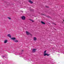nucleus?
Segmentation results:
<instances>
[{"label": "nucleus", "mask_w": 64, "mask_h": 64, "mask_svg": "<svg viewBox=\"0 0 64 64\" xmlns=\"http://www.w3.org/2000/svg\"><path fill=\"white\" fill-rule=\"evenodd\" d=\"M29 20H30V21H32V22H34V20H32L30 19Z\"/></svg>", "instance_id": "12"}, {"label": "nucleus", "mask_w": 64, "mask_h": 64, "mask_svg": "<svg viewBox=\"0 0 64 64\" xmlns=\"http://www.w3.org/2000/svg\"><path fill=\"white\" fill-rule=\"evenodd\" d=\"M26 34L27 35H30L31 36H32V34H31L28 31L26 32Z\"/></svg>", "instance_id": "2"}, {"label": "nucleus", "mask_w": 64, "mask_h": 64, "mask_svg": "<svg viewBox=\"0 0 64 64\" xmlns=\"http://www.w3.org/2000/svg\"><path fill=\"white\" fill-rule=\"evenodd\" d=\"M14 41L15 42H18V40H14Z\"/></svg>", "instance_id": "7"}, {"label": "nucleus", "mask_w": 64, "mask_h": 64, "mask_svg": "<svg viewBox=\"0 0 64 64\" xmlns=\"http://www.w3.org/2000/svg\"><path fill=\"white\" fill-rule=\"evenodd\" d=\"M41 23H42V24H45V22H43L42 21H41Z\"/></svg>", "instance_id": "9"}, {"label": "nucleus", "mask_w": 64, "mask_h": 64, "mask_svg": "<svg viewBox=\"0 0 64 64\" xmlns=\"http://www.w3.org/2000/svg\"><path fill=\"white\" fill-rule=\"evenodd\" d=\"M63 21H64V20Z\"/></svg>", "instance_id": "19"}, {"label": "nucleus", "mask_w": 64, "mask_h": 64, "mask_svg": "<svg viewBox=\"0 0 64 64\" xmlns=\"http://www.w3.org/2000/svg\"><path fill=\"white\" fill-rule=\"evenodd\" d=\"M44 56H49V55H50V54H44Z\"/></svg>", "instance_id": "3"}, {"label": "nucleus", "mask_w": 64, "mask_h": 64, "mask_svg": "<svg viewBox=\"0 0 64 64\" xmlns=\"http://www.w3.org/2000/svg\"><path fill=\"white\" fill-rule=\"evenodd\" d=\"M37 40V38L36 37L34 38V41H36Z\"/></svg>", "instance_id": "6"}, {"label": "nucleus", "mask_w": 64, "mask_h": 64, "mask_svg": "<svg viewBox=\"0 0 64 64\" xmlns=\"http://www.w3.org/2000/svg\"><path fill=\"white\" fill-rule=\"evenodd\" d=\"M7 36H8V37H10V38H11V36L10 35V34H8L7 35Z\"/></svg>", "instance_id": "8"}, {"label": "nucleus", "mask_w": 64, "mask_h": 64, "mask_svg": "<svg viewBox=\"0 0 64 64\" xmlns=\"http://www.w3.org/2000/svg\"><path fill=\"white\" fill-rule=\"evenodd\" d=\"M6 42H7V40H5L4 42V43H6Z\"/></svg>", "instance_id": "10"}, {"label": "nucleus", "mask_w": 64, "mask_h": 64, "mask_svg": "<svg viewBox=\"0 0 64 64\" xmlns=\"http://www.w3.org/2000/svg\"><path fill=\"white\" fill-rule=\"evenodd\" d=\"M53 24H54V25H56V24H54V23H53Z\"/></svg>", "instance_id": "15"}, {"label": "nucleus", "mask_w": 64, "mask_h": 64, "mask_svg": "<svg viewBox=\"0 0 64 64\" xmlns=\"http://www.w3.org/2000/svg\"><path fill=\"white\" fill-rule=\"evenodd\" d=\"M15 39H16L15 38H11V39H12V40H15Z\"/></svg>", "instance_id": "11"}, {"label": "nucleus", "mask_w": 64, "mask_h": 64, "mask_svg": "<svg viewBox=\"0 0 64 64\" xmlns=\"http://www.w3.org/2000/svg\"><path fill=\"white\" fill-rule=\"evenodd\" d=\"M28 2H29V3H31V4H32V3H33V2L31 0H28Z\"/></svg>", "instance_id": "5"}, {"label": "nucleus", "mask_w": 64, "mask_h": 64, "mask_svg": "<svg viewBox=\"0 0 64 64\" xmlns=\"http://www.w3.org/2000/svg\"><path fill=\"white\" fill-rule=\"evenodd\" d=\"M8 19H10V20H11V18H9V17H8Z\"/></svg>", "instance_id": "14"}, {"label": "nucleus", "mask_w": 64, "mask_h": 64, "mask_svg": "<svg viewBox=\"0 0 64 64\" xmlns=\"http://www.w3.org/2000/svg\"><path fill=\"white\" fill-rule=\"evenodd\" d=\"M42 15H43V14H42Z\"/></svg>", "instance_id": "17"}, {"label": "nucleus", "mask_w": 64, "mask_h": 64, "mask_svg": "<svg viewBox=\"0 0 64 64\" xmlns=\"http://www.w3.org/2000/svg\"><path fill=\"white\" fill-rule=\"evenodd\" d=\"M21 18L22 19V20H25V19H26V18L25 16H23L21 17Z\"/></svg>", "instance_id": "1"}, {"label": "nucleus", "mask_w": 64, "mask_h": 64, "mask_svg": "<svg viewBox=\"0 0 64 64\" xmlns=\"http://www.w3.org/2000/svg\"><path fill=\"white\" fill-rule=\"evenodd\" d=\"M36 49H32V52H34H34H36Z\"/></svg>", "instance_id": "4"}, {"label": "nucleus", "mask_w": 64, "mask_h": 64, "mask_svg": "<svg viewBox=\"0 0 64 64\" xmlns=\"http://www.w3.org/2000/svg\"><path fill=\"white\" fill-rule=\"evenodd\" d=\"M3 57H4V56H3Z\"/></svg>", "instance_id": "20"}, {"label": "nucleus", "mask_w": 64, "mask_h": 64, "mask_svg": "<svg viewBox=\"0 0 64 64\" xmlns=\"http://www.w3.org/2000/svg\"><path fill=\"white\" fill-rule=\"evenodd\" d=\"M22 52H23V50H22Z\"/></svg>", "instance_id": "16"}, {"label": "nucleus", "mask_w": 64, "mask_h": 64, "mask_svg": "<svg viewBox=\"0 0 64 64\" xmlns=\"http://www.w3.org/2000/svg\"><path fill=\"white\" fill-rule=\"evenodd\" d=\"M46 7H47V8H48V7H47V6H46Z\"/></svg>", "instance_id": "18"}, {"label": "nucleus", "mask_w": 64, "mask_h": 64, "mask_svg": "<svg viewBox=\"0 0 64 64\" xmlns=\"http://www.w3.org/2000/svg\"><path fill=\"white\" fill-rule=\"evenodd\" d=\"M46 51H47V50H46L45 51H44V54H46Z\"/></svg>", "instance_id": "13"}]
</instances>
